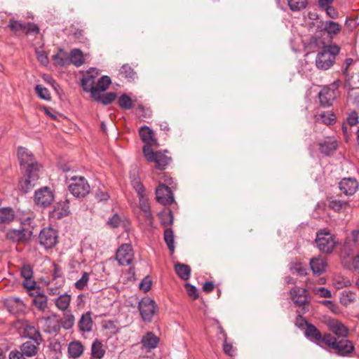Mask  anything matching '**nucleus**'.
I'll return each mask as SVG.
<instances>
[{
  "instance_id": "obj_12",
  "label": "nucleus",
  "mask_w": 359,
  "mask_h": 359,
  "mask_svg": "<svg viewBox=\"0 0 359 359\" xmlns=\"http://www.w3.org/2000/svg\"><path fill=\"white\" fill-rule=\"evenodd\" d=\"M40 170H26L25 179L20 182V190L24 194L31 191L36 185V182L39 178Z\"/></svg>"
},
{
  "instance_id": "obj_47",
  "label": "nucleus",
  "mask_w": 359,
  "mask_h": 359,
  "mask_svg": "<svg viewBox=\"0 0 359 359\" xmlns=\"http://www.w3.org/2000/svg\"><path fill=\"white\" fill-rule=\"evenodd\" d=\"M120 74L127 79L128 81H133L136 77V72L128 64L123 65L120 69Z\"/></svg>"
},
{
  "instance_id": "obj_36",
  "label": "nucleus",
  "mask_w": 359,
  "mask_h": 359,
  "mask_svg": "<svg viewBox=\"0 0 359 359\" xmlns=\"http://www.w3.org/2000/svg\"><path fill=\"white\" fill-rule=\"evenodd\" d=\"M53 60L56 65L61 67L69 65V55L63 49H59L57 53L53 55Z\"/></svg>"
},
{
  "instance_id": "obj_60",
  "label": "nucleus",
  "mask_w": 359,
  "mask_h": 359,
  "mask_svg": "<svg viewBox=\"0 0 359 359\" xmlns=\"http://www.w3.org/2000/svg\"><path fill=\"white\" fill-rule=\"evenodd\" d=\"M139 199V204H140V210L144 212L146 211L150 210V205L148 202V199L144 195H141L140 196H137Z\"/></svg>"
},
{
  "instance_id": "obj_18",
  "label": "nucleus",
  "mask_w": 359,
  "mask_h": 359,
  "mask_svg": "<svg viewBox=\"0 0 359 359\" xmlns=\"http://www.w3.org/2000/svg\"><path fill=\"white\" fill-rule=\"evenodd\" d=\"M291 299L294 303L298 306H305L309 304L307 299L308 290L305 288L294 287L290 290Z\"/></svg>"
},
{
  "instance_id": "obj_32",
  "label": "nucleus",
  "mask_w": 359,
  "mask_h": 359,
  "mask_svg": "<svg viewBox=\"0 0 359 359\" xmlns=\"http://www.w3.org/2000/svg\"><path fill=\"white\" fill-rule=\"evenodd\" d=\"M39 345L35 344L33 341H27L21 345L20 350L25 355L32 357L36 355Z\"/></svg>"
},
{
  "instance_id": "obj_41",
  "label": "nucleus",
  "mask_w": 359,
  "mask_h": 359,
  "mask_svg": "<svg viewBox=\"0 0 359 359\" xmlns=\"http://www.w3.org/2000/svg\"><path fill=\"white\" fill-rule=\"evenodd\" d=\"M61 327L65 330H69L72 328L74 325V316L71 311H65L63 313V316L60 322Z\"/></svg>"
},
{
  "instance_id": "obj_10",
  "label": "nucleus",
  "mask_w": 359,
  "mask_h": 359,
  "mask_svg": "<svg viewBox=\"0 0 359 359\" xmlns=\"http://www.w3.org/2000/svg\"><path fill=\"white\" fill-rule=\"evenodd\" d=\"M33 235L29 227L20 226L19 229H9L6 232V238L14 243L28 242Z\"/></svg>"
},
{
  "instance_id": "obj_53",
  "label": "nucleus",
  "mask_w": 359,
  "mask_h": 359,
  "mask_svg": "<svg viewBox=\"0 0 359 359\" xmlns=\"http://www.w3.org/2000/svg\"><path fill=\"white\" fill-rule=\"evenodd\" d=\"M184 287L186 289L188 296L193 300H196L198 298V292L196 287L192 285L190 283H185Z\"/></svg>"
},
{
  "instance_id": "obj_5",
  "label": "nucleus",
  "mask_w": 359,
  "mask_h": 359,
  "mask_svg": "<svg viewBox=\"0 0 359 359\" xmlns=\"http://www.w3.org/2000/svg\"><path fill=\"white\" fill-rule=\"evenodd\" d=\"M138 310L142 320L145 323H151L158 311V306L153 299L146 297L139 302Z\"/></svg>"
},
{
  "instance_id": "obj_7",
  "label": "nucleus",
  "mask_w": 359,
  "mask_h": 359,
  "mask_svg": "<svg viewBox=\"0 0 359 359\" xmlns=\"http://www.w3.org/2000/svg\"><path fill=\"white\" fill-rule=\"evenodd\" d=\"M327 347L334 349L340 356H347L354 351L352 342L346 338L338 339L332 335V339L327 341Z\"/></svg>"
},
{
  "instance_id": "obj_2",
  "label": "nucleus",
  "mask_w": 359,
  "mask_h": 359,
  "mask_svg": "<svg viewBox=\"0 0 359 359\" xmlns=\"http://www.w3.org/2000/svg\"><path fill=\"white\" fill-rule=\"evenodd\" d=\"M340 48L336 44L324 46L316 58V65L318 69L327 70L335 62L336 56L339 55Z\"/></svg>"
},
{
  "instance_id": "obj_21",
  "label": "nucleus",
  "mask_w": 359,
  "mask_h": 359,
  "mask_svg": "<svg viewBox=\"0 0 359 359\" xmlns=\"http://www.w3.org/2000/svg\"><path fill=\"white\" fill-rule=\"evenodd\" d=\"M23 334L25 337L34 341L36 344H41L43 342V337L39 330L34 325H25Z\"/></svg>"
},
{
  "instance_id": "obj_63",
  "label": "nucleus",
  "mask_w": 359,
  "mask_h": 359,
  "mask_svg": "<svg viewBox=\"0 0 359 359\" xmlns=\"http://www.w3.org/2000/svg\"><path fill=\"white\" fill-rule=\"evenodd\" d=\"M121 224V218L118 214H114L107 221V224L112 228H117Z\"/></svg>"
},
{
  "instance_id": "obj_14",
  "label": "nucleus",
  "mask_w": 359,
  "mask_h": 359,
  "mask_svg": "<svg viewBox=\"0 0 359 359\" xmlns=\"http://www.w3.org/2000/svg\"><path fill=\"white\" fill-rule=\"evenodd\" d=\"M156 199L161 204L169 205L174 201L173 194L168 186L161 183L156 189Z\"/></svg>"
},
{
  "instance_id": "obj_34",
  "label": "nucleus",
  "mask_w": 359,
  "mask_h": 359,
  "mask_svg": "<svg viewBox=\"0 0 359 359\" xmlns=\"http://www.w3.org/2000/svg\"><path fill=\"white\" fill-rule=\"evenodd\" d=\"M72 299L71 294L67 293H64L62 294H60L59 297H57L55 299V304L56 307L62 311H65L69 306L70 302Z\"/></svg>"
},
{
  "instance_id": "obj_24",
  "label": "nucleus",
  "mask_w": 359,
  "mask_h": 359,
  "mask_svg": "<svg viewBox=\"0 0 359 359\" xmlns=\"http://www.w3.org/2000/svg\"><path fill=\"white\" fill-rule=\"evenodd\" d=\"M159 338L152 332H147L141 339L142 346L150 351L154 349L159 343Z\"/></svg>"
},
{
  "instance_id": "obj_6",
  "label": "nucleus",
  "mask_w": 359,
  "mask_h": 359,
  "mask_svg": "<svg viewBox=\"0 0 359 359\" xmlns=\"http://www.w3.org/2000/svg\"><path fill=\"white\" fill-rule=\"evenodd\" d=\"M304 335L311 342L320 347H323V345L327 346V341L332 339L331 334L325 333L322 334L320 331L313 324L307 325V327L304 330Z\"/></svg>"
},
{
  "instance_id": "obj_29",
  "label": "nucleus",
  "mask_w": 359,
  "mask_h": 359,
  "mask_svg": "<svg viewBox=\"0 0 359 359\" xmlns=\"http://www.w3.org/2000/svg\"><path fill=\"white\" fill-rule=\"evenodd\" d=\"M105 353L102 341L98 339H95L91 345L92 359H102Z\"/></svg>"
},
{
  "instance_id": "obj_22",
  "label": "nucleus",
  "mask_w": 359,
  "mask_h": 359,
  "mask_svg": "<svg viewBox=\"0 0 359 359\" xmlns=\"http://www.w3.org/2000/svg\"><path fill=\"white\" fill-rule=\"evenodd\" d=\"M95 76L89 75L84 76L81 81V86L86 92H90L92 98L96 97L98 95V89L95 86Z\"/></svg>"
},
{
  "instance_id": "obj_61",
  "label": "nucleus",
  "mask_w": 359,
  "mask_h": 359,
  "mask_svg": "<svg viewBox=\"0 0 359 359\" xmlns=\"http://www.w3.org/2000/svg\"><path fill=\"white\" fill-rule=\"evenodd\" d=\"M152 280L149 276H146L140 283V289L144 292H148L151 289Z\"/></svg>"
},
{
  "instance_id": "obj_26",
  "label": "nucleus",
  "mask_w": 359,
  "mask_h": 359,
  "mask_svg": "<svg viewBox=\"0 0 359 359\" xmlns=\"http://www.w3.org/2000/svg\"><path fill=\"white\" fill-rule=\"evenodd\" d=\"M84 347L79 341H71L68 345V356L72 359L79 358L83 353Z\"/></svg>"
},
{
  "instance_id": "obj_64",
  "label": "nucleus",
  "mask_w": 359,
  "mask_h": 359,
  "mask_svg": "<svg viewBox=\"0 0 359 359\" xmlns=\"http://www.w3.org/2000/svg\"><path fill=\"white\" fill-rule=\"evenodd\" d=\"M73 36L75 39H77L79 42L85 43L87 40V38L85 36V33L83 29H76L74 33Z\"/></svg>"
},
{
  "instance_id": "obj_58",
  "label": "nucleus",
  "mask_w": 359,
  "mask_h": 359,
  "mask_svg": "<svg viewBox=\"0 0 359 359\" xmlns=\"http://www.w3.org/2000/svg\"><path fill=\"white\" fill-rule=\"evenodd\" d=\"M348 203L338 200H332L329 203V208L335 210L340 211L343 208L346 207Z\"/></svg>"
},
{
  "instance_id": "obj_17",
  "label": "nucleus",
  "mask_w": 359,
  "mask_h": 359,
  "mask_svg": "<svg viewBox=\"0 0 359 359\" xmlns=\"http://www.w3.org/2000/svg\"><path fill=\"white\" fill-rule=\"evenodd\" d=\"M358 182L355 178L348 177L343 178L339 184V187L343 194L346 196L353 195L358 189Z\"/></svg>"
},
{
  "instance_id": "obj_15",
  "label": "nucleus",
  "mask_w": 359,
  "mask_h": 359,
  "mask_svg": "<svg viewBox=\"0 0 359 359\" xmlns=\"http://www.w3.org/2000/svg\"><path fill=\"white\" fill-rule=\"evenodd\" d=\"M116 259L121 266H128L133 260V253L130 245H122L116 251Z\"/></svg>"
},
{
  "instance_id": "obj_37",
  "label": "nucleus",
  "mask_w": 359,
  "mask_h": 359,
  "mask_svg": "<svg viewBox=\"0 0 359 359\" xmlns=\"http://www.w3.org/2000/svg\"><path fill=\"white\" fill-rule=\"evenodd\" d=\"M316 121L325 125H332L335 123L336 116L332 111H323L316 116Z\"/></svg>"
},
{
  "instance_id": "obj_40",
  "label": "nucleus",
  "mask_w": 359,
  "mask_h": 359,
  "mask_svg": "<svg viewBox=\"0 0 359 359\" xmlns=\"http://www.w3.org/2000/svg\"><path fill=\"white\" fill-rule=\"evenodd\" d=\"M62 344L58 341H54L50 343V355L53 359H61L62 355Z\"/></svg>"
},
{
  "instance_id": "obj_38",
  "label": "nucleus",
  "mask_w": 359,
  "mask_h": 359,
  "mask_svg": "<svg viewBox=\"0 0 359 359\" xmlns=\"http://www.w3.org/2000/svg\"><path fill=\"white\" fill-rule=\"evenodd\" d=\"M33 304L41 311L48 308V297L44 293H38L32 300Z\"/></svg>"
},
{
  "instance_id": "obj_25",
  "label": "nucleus",
  "mask_w": 359,
  "mask_h": 359,
  "mask_svg": "<svg viewBox=\"0 0 359 359\" xmlns=\"http://www.w3.org/2000/svg\"><path fill=\"white\" fill-rule=\"evenodd\" d=\"M93 321L91 312L88 311L83 314L78 323L79 331L82 333L90 332L93 330Z\"/></svg>"
},
{
  "instance_id": "obj_54",
  "label": "nucleus",
  "mask_w": 359,
  "mask_h": 359,
  "mask_svg": "<svg viewBox=\"0 0 359 359\" xmlns=\"http://www.w3.org/2000/svg\"><path fill=\"white\" fill-rule=\"evenodd\" d=\"M25 26L23 33L25 34H37L39 32V26L34 23V22H27L24 25Z\"/></svg>"
},
{
  "instance_id": "obj_46",
  "label": "nucleus",
  "mask_w": 359,
  "mask_h": 359,
  "mask_svg": "<svg viewBox=\"0 0 359 359\" xmlns=\"http://www.w3.org/2000/svg\"><path fill=\"white\" fill-rule=\"evenodd\" d=\"M118 104L121 109L125 110H129L133 107L132 99L126 93L119 97Z\"/></svg>"
},
{
  "instance_id": "obj_9",
  "label": "nucleus",
  "mask_w": 359,
  "mask_h": 359,
  "mask_svg": "<svg viewBox=\"0 0 359 359\" xmlns=\"http://www.w3.org/2000/svg\"><path fill=\"white\" fill-rule=\"evenodd\" d=\"M58 233L51 227L43 228L39 235V244L45 249L53 248L58 242Z\"/></svg>"
},
{
  "instance_id": "obj_33",
  "label": "nucleus",
  "mask_w": 359,
  "mask_h": 359,
  "mask_svg": "<svg viewBox=\"0 0 359 359\" xmlns=\"http://www.w3.org/2000/svg\"><path fill=\"white\" fill-rule=\"evenodd\" d=\"M309 264L314 274L320 275L325 271L326 262L322 258H312Z\"/></svg>"
},
{
  "instance_id": "obj_11",
  "label": "nucleus",
  "mask_w": 359,
  "mask_h": 359,
  "mask_svg": "<svg viewBox=\"0 0 359 359\" xmlns=\"http://www.w3.org/2000/svg\"><path fill=\"white\" fill-rule=\"evenodd\" d=\"M54 199L53 192L48 187L39 189L34 193V201L35 204L43 208L49 207Z\"/></svg>"
},
{
  "instance_id": "obj_45",
  "label": "nucleus",
  "mask_w": 359,
  "mask_h": 359,
  "mask_svg": "<svg viewBox=\"0 0 359 359\" xmlns=\"http://www.w3.org/2000/svg\"><path fill=\"white\" fill-rule=\"evenodd\" d=\"M111 83V80L108 76H102L97 81V86L95 88L98 89V95L96 98H99L100 93L105 91Z\"/></svg>"
},
{
  "instance_id": "obj_52",
  "label": "nucleus",
  "mask_w": 359,
  "mask_h": 359,
  "mask_svg": "<svg viewBox=\"0 0 359 359\" xmlns=\"http://www.w3.org/2000/svg\"><path fill=\"white\" fill-rule=\"evenodd\" d=\"M89 280V273L83 272L81 278L75 283V287L77 290H82L87 285Z\"/></svg>"
},
{
  "instance_id": "obj_49",
  "label": "nucleus",
  "mask_w": 359,
  "mask_h": 359,
  "mask_svg": "<svg viewBox=\"0 0 359 359\" xmlns=\"http://www.w3.org/2000/svg\"><path fill=\"white\" fill-rule=\"evenodd\" d=\"M24 25L25 23H22L20 21L15 20V18H11L9 20L8 27L10 28L11 32H13L15 34H17L20 32H23V30L25 27Z\"/></svg>"
},
{
  "instance_id": "obj_55",
  "label": "nucleus",
  "mask_w": 359,
  "mask_h": 359,
  "mask_svg": "<svg viewBox=\"0 0 359 359\" xmlns=\"http://www.w3.org/2000/svg\"><path fill=\"white\" fill-rule=\"evenodd\" d=\"M359 237V230L354 229L351 231L350 236L346 238V247H347L351 243L353 245H357Z\"/></svg>"
},
{
  "instance_id": "obj_1",
  "label": "nucleus",
  "mask_w": 359,
  "mask_h": 359,
  "mask_svg": "<svg viewBox=\"0 0 359 359\" xmlns=\"http://www.w3.org/2000/svg\"><path fill=\"white\" fill-rule=\"evenodd\" d=\"M316 247L324 254H331L338 245L336 236L327 228L320 229L316 233Z\"/></svg>"
},
{
  "instance_id": "obj_3",
  "label": "nucleus",
  "mask_w": 359,
  "mask_h": 359,
  "mask_svg": "<svg viewBox=\"0 0 359 359\" xmlns=\"http://www.w3.org/2000/svg\"><path fill=\"white\" fill-rule=\"evenodd\" d=\"M142 152L144 156L149 162H154L156 169L163 170L170 163L172 158L166 154L168 150L154 151L152 148L143 147Z\"/></svg>"
},
{
  "instance_id": "obj_28",
  "label": "nucleus",
  "mask_w": 359,
  "mask_h": 359,
  "mask_svg": "<svg viewBox=\"0 0 359 359\" xmlns=\"http://www.w3.org/2000/svg\"><path fill=\"white\" fill-rule=\"evenodd\" d=\"M130 180L133 188L136 191L137 196L145 194V187L142 183L137 173L134 170L130 173Z\"/></svg>"
},
{
  "instance_id": "obj_62",
  "label": "nucleus",
  "mask_w": 359,
  "mask_h": 359,
  "mask_svg": "<svg viewBox=\"0 0 359 359\" xmlns=\"http://www.w3.org/2000/svg\"><path fill=\"white\" fill-rule=\"evenodd\" d=\"M137 110L140 115L143 118H150L152 115V111L149 108H145L142 104H138Z\"/></svg>"
},
{
  "instance_id": "obj_39",
  "label": "nucleus",
  "mask_w": 359,
  "mask_h": 359,
  "mask_svg": "<svg viewBox=\"0 0 359 359\" xmlns=\"http://www.w3.org/2000/svg\"><path fill=\"white\" fill-rule=\"evenodd\" d=\"M15 217V213L11 208H0V224H9Z\"/></svg>"
},
{
  "instance_id": "obj_48",
  "label": "nucleus",
  "mask_w": 359,
  "mask_h": 359,
  "mask_svg": "<svg viewBox=\"0 0 359 359\" xmlns=\"http://www.w3.org/2000/svg\"><path fill=\"white\" fill-rule=\"evenodd\" d=\"M288 6L292 11H299L304 9L307 4V0H287Z\"/></svg>"
},
{
  "instance_id": "obj_16",
  "label": "nucleus",
  "mask_w": 359,
  "mask_h": 359,
  "mask_svg": "<svg viewBox=\"0 0 359 359\" xmlns=\"http://www.w3.org/2000/svg\"><path fill=\"white\" fill-rule=\"evenodd\" d=\"M139 135L143 142H144V147H158V143L157 140L155 138L154 132L149 126H143L139 130Z\"/></svg>"
},
{
  "instance_id": "obj_57",
  "label": "nucleus",
  "mask_w": 359,
  "mask_h": 359,
  "mask_svg": "<svg viewBox=\"0 0 359 359\" xmlns=\"http://www.w3.org/2000/svg\"><path fill=\"white\" fill-rule=\"evenodd\" d=\"M222 346L223 351L226 355L231 357L235 355L236 349L234 348L231 344L227 342V339H224Z\"/></svg>"
},
{
  "instance_id": "obj_44",
  "label": "nucleus",
  "mask_w": 359,
  "mask_h": 359,
  "mask_svg": "<svg viewBox=\"0 0 359 359\" xmlns=\"http://www.w3.org/2000/svg\"><path fill=\"white\" fill-rule=\"evenodd\" d=\"M116 93L114 92H109L105 94L100 93L99 98L93 97L95 101L101 102L104 105H109L116 99Z\"/></svg>"
},
{
  "instance_id": "obj_42",
  "label": "nucleus",
  "mask_w": 359,
  "mask_h": 359,
  "mask_svg": "<svg viewBox=\"0 0 359 359\" xmlns=\"http://www.w3.org/2000/svg\"><path fill=\"white\" fill-rule=\"evenodd\" d=\"M158 216L161 220V224L163 226L172 225L174 220L172 211L170 209L165 210L159 212Z\"/></svg>"
},
{
  "instance_id": "obj_59",
  "label": "nucleus",
  "mask_w": 359,
  "mask_h": 359,
  "mask_svg": "<svg viewBox=\"0 0 359 359\" xmlns=\"http://www.w3.org/2000/svg\"><path fill=\"white\" fill-rule=\"evenodd\" d=\"M20 273L25 279H29L33 276V269L29 264H24L21 267Z\"/></svg>"
},
{
  "instance_id": "obj_8",
  "label": "nucleus",
  "mask_w": 359,
  "mask_h": 359,
  "mask_svg": "<svg viewBox=\"0 0 359 359\" xmlns=\"http://www.w3.org/2000/svg\"><path fill=\"white\" fill-rule=\"evenodd\" d=\"M18 156L20 167L26 170H40L41 165L35 161L33 154L25 147H20Z\"/></svg>"
},
{
  "instance_id": "obj_4",
  "label": "nucleus",
  "mask_w": 359,
  "mask_h": 359,
  "mask_svg": "<svg viewBox=\"0 0 359 359\" xmlns=\"http://www.w3.org/2000/svg\"><path fill=\"white\" fill-rule=\"evenodd\" d=\"M69 192L78 198L86 196L90 190V185L84 177L73 176L69 179L68 186Z\"/></svg>"
},
{
  "instance_id": "obj_20",
  "label": "nucleus",
  "mask_w": 359,
  "mask_h": 359,
  "mask_svg": "<svg viewBox=\"0 0 359 359\" xmlns=\"http://www.w3.org/2000/svg\"><path fill=\"white\" fill-rule=\"evenodd\" d=\"M327 325L330 331L335 334L338 339L347 337L348 334V328L340 321L332 319L330 320Z\"/></svg>"
},
{
  "instance_id": "obj_23",
  "label": "nucleus",
  "mask_w": 359,
  "mask_h": 359,
  "mask_svg": "<svg viewBox=\"0 0 359 359\" xmlns=\"http://www.w3.org/2000/svg\"><path fill=\"white\" fill-rule=\"evenodd\" d=\"M55 318V315L43 318V320H45L43 325L44 332L48 334L59 332L61 325L60 324V321Z\"/></svg>"
},
{
  "instance_id": "obj_51",
  "label": "nucleus",
  "mask_w": 359,
  "mask_h": 359,
  "mask_svg": "<svg viewBox=\"0 0 359 359\" xmlns=\"http://www.w3.org/2000/svg\"><path fill=\"white\" fill-rule=\"evenodd\" d=\"M36 93L42 100H50L51 98L49 90L42 85H36L35 87Z\"/></svg>"
},
{
  "instance_id": "obj_50",
  "label": "nucleus",
  "mask_w": 359,
  "mask_h": 359,
  "mask_svg": "<svg viewBox=\"0 0 359 359\" xmlns=\"http://www.w3.org/2000/svg\"><path fill=\"white\" fill-rule=\"evenodd\" d=\"M290 269L300 276H305L308 274L306 266L301 262L294 263L290 266Z\"/></svg>"
},
{
  "instance_id": "obj_35",
  "label": "nucleus",
  "mask_w": 359,
  "mask_h": 359,
  "mask_svg": "<svg viewBox=\"0 0 359 359\" xmlns=\"http://www.w3.org/2000/svg\"><path fill=\"white\" fill-rule=\"evenodd\" d=\"M163 239L171 254L175 252V236L171 228H166L163 233Z\"/></svg>"
},
{
  "instance_id": "obj_56",
  "label": "nucleus",
  "mask_w": 359,
  "mask_h": 359,
  "mask_svg": "<svg viewBox=\"0 0 359 359\" xmlns=\"http://www.w3.org/2000/svg\"><path fill=\"white\" fill-rule=\"evenodd\" d=\"M320 8L325 10L327 16L332 19H337L339 16V13L334 7L327 4V6H319Z\"/></svg>"
},
{
  "instance_id": "obj_30",
  "label": "nucleus",
  "mask_w": 359,
  "mask_h": 359,
  "mask_svg": "<svg viewBox=\"0 0 359 359\" xmlns=\"http://www.w3.org/2000/svg\"><path fill=\"white\" fill-rule=\"evenodd\" d=\"M69 64H73L79 67L85 62V59L82 51L79 48H74L71 50L69 55Z\"/></svg>"
},
{
  "instance_id": "obj_43",
  "label": "nucleus",
  "mask_w": 359,
  "mask_h": 359,
  "mask_svg": "<svg viewBox=\"0 0 359 359\" xmlns=\"http://www.w3.org/2000/svg\"><path fill=\"white\" fill-rule=\"evenodd\" d=\"M324 30L329 35H336L341 30V26L337 22L329 20L325 22Z\"/></svg>"
},
{
  "instance_id": "obj_19",
  "label": "nucleus",
  "mask_w": 359,
  "mask_h": 359,
  "mask_svg": "<svg viewBox=\"0 0 359 359\" xmlns=\"http://www.w3.org/2000/svg\"><path fill=\"white\" fill-rule=\"evenodd\" d=\"M335 97L336 92L330 87H324L318 93L320 105L323 107H330Z\"/></svg>"
},
{
  "instance_id": "obj_31",
  "label": "nucleus",
  "mask_w": 359,
  "mask_h": 359,
  "mask_svg": "<svg viewBox=\"0 0 359 359\" xmlns=\"http://www.w3.org/2000/svg\"><path fill=\"white\" fill-rule=\"evenodd\" d=\"M175 271L182 280H188L190 278L191 269L189 265L177 263L175 264Z\"/></svg>"
},
{
  "instance_id": "obj_13",
  "label": "nucleus",
  "mask_w": 359,
  "mask_h": 359,
  "mask_svg": "<svg viewBox=\"0 0 359 359\" xmlns=\"http://www.w3.org/2000/svg\"><path fill=\"white\" fill-rule=\"evenodd\" d=\"M69 201L65 198L57 202L52 211L50 212V217L55 220H59L70 215Z\"/></svg>"
},
{
  "instance_id": "obj_27",
  "label": "nucleus",
  "mask_w": 359,
  "mask_h": 359,
  "mask_svg": "<svg viewBox=\"0 0 359 359\" xmlns=\"http://www.w3.org/2000/svg\"><path fill=\"white\" fill-rule=\"evenodd\" d=\"M337 143L335 140L328 138L319 143V150L325 156H330L337 149Z\"/></svg>"
}]
</instances>
